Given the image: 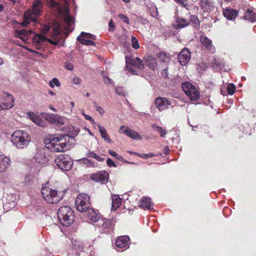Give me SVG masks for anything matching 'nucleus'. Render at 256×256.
<instances>
[{
	"instance_id": "obj_53",
	"label": "nucleus",
	"mask_w": 256,
	"mask_h": 256,
	"mask_svg": "<svg viewBox=\"0 0 256 256\" xmlns=\"http://www.w3.org/2000/svg\"><path fill=\"white\" fill-rule=\"evenodd\" d=\"M50 26H44L42 29V32L43 34H46L49 30Z\"/></svg>"
},
{
	"instance_id": "obj_49",
	"label": "nucleus",
	"mask_w": 256,
	"mask_h": 256,
	"mask_svg": "<svg viewBox=\"0 0 256 256\" xmlns=\"http://www.w3.org/2000/svg\"><path fill=\"white\" fill-rule=\"evenodd\" d=\"M176 2L182 5L184 7L188 6L187 0H175Z\"/></svg>"
},
{
	"instance_id": "obj_20",
	"label": "nucleus",
	"mask_w": 256,
	"mask_h": 256,
	"mask_svg": "<svg viewBox=\"0 0 256 256\" xmlns=\"http://www.w3.org/2000/svg\"><path fill=\"white\" fill-rule=\"evenodd\" d=\"M124 128V134L130 138L136 140H141L142 139V136L136 131L129 128L128 127L122 126H120V130Z\"/></svg>"
},
{
	"instance_id": "obj_6",
	"label": "nucleus",
	"mask_w": 256,
	"mask_h": 256,
	"mask_svg": "<svg viewBox=\"0 0 256 256\" xmlns=\"http://www.w3.org/2000/svg\"><path fill=\"white\" fill-rule=\"evenodd\" d=\"M41 192L42 198L49 204H56L62 198V195L60 192H58L48 186L43 187Z\"/></svg>"
},
{
	"instance_id": "obj_13",
	"label": "nucleus",
	"mask_w": 256,
	"mask_h": 256,
	"mask_svg": "<svg viewBox=\"0 0 256 256\" xmlns=\"http://www.w3.org/2000/svg\"><path fill=\"white\" fill-rule=\"evenodd\" d=\"M34 158L36 162L40 164H44L48 160L46 149L44 148L37 149Z\"/></svg>"
},
{
	"instance_id": "obj_1",
	"label": "nucleus",
	"mask_w": 256,
	"mask_h": 256,
	"mask_svg": "<svg viewBox=\"0 0 256 256\" xmlns=\"http://www.w3.org/2000/svg\"><path fill=\"white\" fill-rule=\"evenodd\" d=\"M66 136L58 134L51 135L45 140L47 148L54 152H64L68 149L66 142Z\"/></svg>"
},
{
	"instance_id": "obj_21",
	"label": "nucleus",
	"mask_w": 256,
	"mask_h": 256,
	"mask_svg": "<svg viewBox=\"0 0 256 256\" xmlns=\"http://www.w3.org/2000/svg\"><path fill=\"white\" fill-rule=\"evenodd\" d=\"M139 206L144 210H150L153 208L154 204L148 196H144L139 202Z\"/></svg>"
},
{
	"instance_id": "obj_10",
	"label": "nucleus",
	"mask_w": 256,
	"mask_h": 256,
	"mask_svg": "<svg viewBox=\"0 0 256 256\" xmlns=\"http://www.w3.org/2000/svg\"><path fill=\"white\" fill-rule=\"evenodd\" d=\"M96 39V36L90 33L82 32L78 36L77 40L82 44L87 46H95V42L93 41Z\"/></svg>"
},
{
	"instance_id": "obj_24",
	"label": "nucleus",
	"mask_w": 256,
	"mask_h": 256,
	"mask_svg": "<svg viewBox=\"0 0 256 256\" xmlns=\"http://www.w3.org/2000/svg\"><path fill=\"white\" fill-rule=\"evenodd\" d=\"M129 240V238L126 236H120L116 240V245L118 248H126Z\"/></svg>"
},
{
	"instance_id": "obj_8",
	"label": "nucleus",
	"mask_w": 256,
	"mask_h": 256,
	"mask_svg": "<svg viewBox=\"0 0 256 256\" xmlns=\"http://www.w3.org/2000/svg\"><path fill=\"white\" fill-rule=\"evenodd\" d=\"M55 163L59 168L68 171L71 169L73 162L69 156L60 154L55 159Z\"/></svg>"
},
{
	"instance_id": "obj_41",
	"label": "nucleus",
	"mask_w": 256,
	"mask_h": 256,
	"mask_svg": "<svg viewBox=\"0 0 256 256\" xmlns=\"http://www.w3.org/2000/svg\"><path fill=\"white\" fill-rule=\"evenodd\" d=\"M80 160L81 161L82 164H86L88 166H94L92 162L87 158H83Z\"/></svg>"
},
{
	"instance_id": "obj_22",
	"label": "nucleus",
	"mask_w": 256,
	"mask_h": 256,
	"mask_svg": "<svg viewBox=\"0 0 256 256\" xmlns=\"http://www.w3.org/2000/svg\"><path fill=\"white\" fill-rule=\"evenodd\" d=\"M27 116L34 122L39 126L44 127L45 126V122L40 116L32 112H28Z\"/></svg>"
},
{
	"instance_id": "obj_35",
	"label": "nucleus",
	"mask_w": 256,
	"mask_h": 256,
	"mask_svg": "<svg viewBox=\"0 0 256 256\" xmlns=\"http://www.w3.org/2000/svg\"><path fill=\"white\" fill-rule=\"evenodd\" d=\"M112 222L110 219H106L103 220L102 226L103 228H107L112 227Z\"/></svg>"
},
{
	"instance_id": "obj_46",
	"label": "nucleus",
	"mask_w": 256,
	"mask_h": 256,
	"mask_svg": "<svg viewBox=\"0 0 256 256\" xmlns=\"http://www.w3.org/2000/svg\"><path fill=\"white\" fill-rule=\"evenodd\" d=\"M156 131L160 132V136L162 138H164L167 134V131L161 126H160V128H158V130H157Z\"/></svg>"
},
{
	"instance_id": "obj_57",
	"label": "nucleus",
	"mask_w": 256,
	"mask_h": 256,
	"mask_svg": "<svg viewBox=\"0 0 256 256\" xmlns=\"http://www.w3.org/2000/svg\"><path fill=\"white\" fill-rule=\"evenodd\" d=\"M108 153L112 156L116 158L117 156V154L113 150H109Z\"/></svg>"
},
{
	"instance_id": "obj_14",
	"label": "nucleus",
	"mask_w": 256,
	"mask_h": 256,
	"mask_svg": "<svg viewBox=\"0 0 256 256\" xmlns=\"http://www.w3.org/2000/svg\"><path fill=\"white\" fill-rule=\"evenodd\" d=\"M14 98L12 96L8 93H4L2 96V104L3 105L4 109H9L14 106Z\"/></svg>"
},
{
	"instance_id": "obj_43",
	"label": "nucleus",
	"mask_w": 256,
	"mask_h": 256,
	"mask_svg": "<svg viewBox=\"0 0 256 256\" xmlns=\"http://www.w3.org/2000/svg\"><path fill=\"white\" fill-rule=\"evenodd\" d=\"M94 107L97 112H98L100 115L102 116L104 112L103 108L97 104L96 102L94 103Z\"/></svg>"
},
{
	"instance_id": "obj_15",
	"label": "nucleus",
	"mask_w": 256,
	"mask_h": 256,
	"mask_svg": "<svg viewBox=\"0 0 256 256\" xmlns=\"http://www.w3.org/2000/svg\"><path fill=\"white\" fill-rule=\"evenodd\" d=\"M155 104L160 111L168 108L172 105V101L165 98H158L155 100Z\"/></svg>"
},
{
	"instance_id": "obj_48",
	"label": "nucleus",
	"mask_w": 256,
	"mask_h": 256,
	"mask_svg": "<svg viewBox=\"0 0 256 256\" xmlns=\"http://www.w3.org/2000/svg\"><path fill=\"white\" fill-rule=\"evenodd\" d=\"M106 163L109 167H116L115 163L110 158L107 160Z\"/></svg>"
},
{
	"instance_id": "obj_18",
	"label": "nucleus",
	"mask_w": 256,
	"mask_h": 256,
	"mask_svg": "<svg viewBox=\"0 0 256 256\" xmlns=\"http://www.w3.org/2000/svg\"><path fill=\"white\" fill-rule=\"evenodd\" d=\"M32 33V32L31 30L22 29L21 30H16L14 31V36L20 38L24 42H26Z\"/></svg>"
},
{
	"instance_id": "obj_5",
	"label": "nucleus",
	"mask_w": 256,
	"mask_h": 256,
	"mask_svg": "<svg viewBox=\"0 0 256 256\" xmlns=\"http://www.w3.org/2000/svg\"><path fill=\"white\" fill-rule=\"evenodd\" d=\"M58 214L61 224L64 226H68L74 221V212L69 206H61L58 210Z\"/></svg>"
},
{
	"instance_id": "obj_3",
	"label": "nucleus",
	"mask_w": 256,
	"mask_h": 256,
	"mask_svg": "<svg viewBox=\"0 0 256 256\" xmlns=\"http://www.w3.org/2000/svg\"><path fill=\"white\" fill-rule=\"evenodd\" d=\"M64 2V6L61 4L56 2L54 0H48V4L52 8H56L58 14H62L64 18V22L68 26H70L74 24V20L72 16L70 15L68 8V0H62Z\"/></svg>"
},
{
	"instance_id": "obj_38",
	"label": "nucleus",
	"mask_w": 256,
	"mask_h": 256,
	"mask_svg": "<svg viewBox=\"0 0 256 256\" xmlns=\"http://www.w3.org/2000/svg\"><path fill=\"white\" fill-rule=\"evenodd\" d=\"M88 157L92 158L98 161H102L104 159L101 158L100 156H98L96 153L93 152H88L86 155Z\"/></svg>"
},
{
	"instance_id": "obj_28",
	"label": "nucleus",
	"mask_w": 256,
	"mask_h": 256,
	"mask_svg": "<svg viewBox=\"0 0 256 256\" xmlns=\"http://www.w3.org/2000/svg\"><path fill=\"white\" fill-rule=\"evenodd\" d=\"M112 210H116L121 204L122 200L118 195L114 194L112 196Z\"/></svg>"
},
{
	"instance_id": "obj_55",
	"label": "nucleus",
	"mask_w": 256,
	"mask_h": 256,
	"mask_svg": "<svg viewBox=\"0 0 256 256\" xmlns=\"http://www.w3.org/2000/svg\"><path fill=\"white\" fill-rule=\"evenodd\" d=\"M109 26H110V28H109V30L110 31H112L114 30V28H115V26H114V24L112 22V20H111L110 22H109Z\"/></svg>"
},
{
	"instance_id": "obj_4",
	"label": "nucleus",
	"mask_w": 256,
	"mask_h": 256,
	"mask_svg": "<svg viewBox=\"0 0 256 256\" xmlns=\"http://www.w3.org/2000/svg\"><path fill=\"white\" fill-rule=\"evenodd\" d=\"M30 140V134L24 130H16L12 135V143L18 148L27 147Z\"/></svg>"
},
{
	"instance_id": "obj_36",
	"label": "nucleus",
	"mask_w": 256,
	"mask_h": 256,
	"mask_svg": "<svg viewBox=\"0 0 256 256\" xmlns=\"http://www.w3.org/2000/svg\"><path fill=\"white\" fill-rule=\"evenodd\" d=\"M228 94L230 95L233 94L235 92L236 86L234 84L230 83L226 87Z\"/></svg>"
},
{
	"instance_id": "obj_29",
	"label": "nucleus",
	"mask_w": 256,
	"mask_h": 256,
	"mask_svg": "<svg viewBox=\"0 0 256 256\" xmlns=\"http://www.w3.org/2000/svg\"><path fill=\"white\" fill-rule=\"evenodd\" d=\"M99 132L100 134L102 137L108 142L110 143L112 142L108 134L106 129L104 127H102L99 124H97Z\"/></svg>"
},
{
	"instance_id": "obj_37",
	"label": "nucleus",
	"mask_w": 256,
	"mask_h": 256,
	"mask_svg": "<svg viewBox=\"0 0 256 256\" xmlns=\"http://www.w3.org/2000/svg\"><path fill=\"white\" fill-rule=\"evenodd\" d=\"M49 85L51 88H54V86L58 87L60 86V84L58 78H54L52 80L50 81Z\"/></svg>"
},
{
	"instance_id": "obj_63",
	"label": "nucleus",
	"mask_w": 256,
	"mask_h": 256,
	"mask_svg": "<svg viewBox=\"0 0 256 256\" xmlns=\"http://www.w3.org/2000/svg\"><path fill=\"white\" fill-rule=\"evenodd\" d=\"M49 108L50 110H52L54 112H56V109L54 108L52 106H50Z\"/></svg>"
},
{
	"instance_id": "obj_64",
	"label": "nucleus",
	"mask_w": 256,
	"mask_h": 256,
	"mask_svg": "<svg viewBox=\"0 0 256 256\" xmlns=\"http://www.w3.org/2000/svg\"><path fill=\"white\" fill-rule=\"evenodd\" d=\"M4 9V6H2V4H0V12L3 11Z\"/></svg>"
},
{
	"instance_id": "obj_12",
	"label": "nucleus",
	"mask_w": 256,
	"mask_h": 256,
	"mask_svg": "<svg viewBox=\"0 0 256 256\" xmlns=\"http://www.w3.org/2000/svg\"><path fill=\"white\" fill-rule=\"evenodd\" d=\"M191 57L190 52L187 48H184L179 53L178 58L182 66H186L189 62Z\"/></svg>"
},
{
	"instance_id": "obj_40",
	"label": "nucleus",
	"mask_w": 256,
	"mask_h": 256,
	"mask_svg": "<svg viewBox=\"0 0 256 256\" xmlns=\"http://www.w3.org/2000/svg\"><path fill=\"white\" fill-rule=\"evenodd\" d=\"M130 153L138 155L140 157L142 158H152L153 156H155V155L154 154L152 153H150V154H136V152H130Z\"/></svg>"
},
{
	"instance_id": "obj_60",
	"label": "nucleus",
	"mask_w": 256,
	"mask_h": 256,
	"mask_svg": "<svg viewBox=\"0 0 256 256\" xmlns=\"http://www.w3.org/2000/svg\"><path fill=\"white\" fill-rule=\"evenodd\" d=\"M104 78H105V80H104L105 82H108L110 84L112 83V80L110 78L108 77H105Z\"/></svg>"
},
{
	"instance_id": "obj_61",
	"label": "nucleus",
	"mask_w": 256,
	"mask_h": 256,
	"mask_svg": "<svg viewBox=\"0 0 256 256\" xmlns=\"http://www.w3.org/2000/svg\"><path fill=\"white\" fill-rule=\"evenodd\" d=\"M116 158L118 160H122V161L124 160L123 158L118 154H117V156H116Z\"/></svg>"
},
{
	"instance_id": "obj_19",
	"label": "nucleus",
	"mask_w": 256,
	"mask_h": 256,
	"mask_svg": "<svg viewBox=\"0 0 256 256\" xmlns=\"http://www.w3.org/2000/svg\"><path fill=\"white\" fill-rule=\"evenodd\" d=\"M10 164V160L9 157L4 155H0V172H6Z\"/></svg>"
},
{
	"instance_id": "obj_31",
	"label": "nucleus",
	"mask_w": 256,
	"mask_h": 256,
	"mask_svg": "<svg viewBox=\"0 0 256 256\" xmlns=\"http://www.w3.org/2000/svg\"><path fill=\"white\" fill-rule=\"evenodd\" d=\"M244 18L252 22L256 20L255 13L252 10H246Z\"/></svg>"
},
{
	"instance_id": "obj_9",
	"label": "nucleus",
	"mask_w": 256,
	"mask_h": 256,
	"mask_svg": "<svg viewBox=\"0 0 256 256\" xmlns=\"http://www.w3.org/2000/svg\"><path fill=\"white\" fill-rule=\"evenodd\" d=\"M182 88L190 100L196 101L200 98V92L191 83L189 82L183 83Z\"/></svg>"
},
{
	"instance_id": "obj_16",
	"label": "nucleus",
	"mask_w": 256,
	"mask_h": 256,
	"mask_svg": "<svg viewBox=\"0 0 256 256\" xmlns=\"http://www.w3.org/2000/svg\"><path fill=\"white\" fill-rule=\"evenodd\" d=\"M199 4L204 12H210L215 8L212 0H200Z\"/></svg>"
},
{
	"instance_id": "obj_39",
	"label": "nucleus",
	"mask_w": 256,
	"mask_h": 256,
	"mask_svg": "<svg viewBox=\"0 0 256 256\" xmlns=\"http://www.w3.org/2000/svg\"><path fill=\"white\" fill-rule=\"evenodd\" d=\"M132 47L135 49H138L140 48V45L138 40L134 36L132 37Z\"/></svg>"
},
{
	"instance_id": "obj_45",
	"label": "nucleus",
	"mask_w": 256,
	"mask_h": 256,
	"mask_svg": "<svg viewBox=\"0 0 256 256\" xmlns=\"http://www.w3.org/2000/svg\"><path fill=\"white\" fill-rule=\"evenodd\" d=\"M33 178V176L32 174H27L26 176L24 178V182L26 184H28L31 182H32Z\"/></svg>"
},
{
	"instance_id": "obj_62",
	"label": "nucleus",
	"mask_w": 256,
	"mask_h": 256,
	"mask_svg": "<svg viewBox=\"0 0 256 256\" xmlns=\"http://www.w3.org/2000/svg\"><path fill=\"white\" fill-rule=\"evenodd\" d=\"M48 94H49L50 95H51V96H54V95H55V94H55L54 92H52V90H50L48 91Z\"/></svg>"
},
{
	"instance_id": "obj_42",
	"label": "nucleus",
	"mask_w": 256,
	"mask_h": 256,
	"mask_svg": "<svg viewBox=\"0 0 256 256\" xmlns=\"http://www.w3.org/2000/svg\"><path fill=\"white\" fill-rule=\"evenodd\" d=\"M126 68H128V70L129 72H130L132 74H137L136 73L135 70L133 69V68L132 67V66H129V60L128 56L126 57Z\"/></svg>"
},
{
	"instance_id": "obj_17",
	"label": "nucleus",
	"mask_w": 256,
	"mask_h": 256,
	"mask_svg": "<svg viewBox=\"0 0 256 256\" xmlns=\"http://www.w3.org/2000/svg\"><path fill=\"white\" fill-rule=\"evenodd\" d=\"M33 44L36 47L37 49H40L41 46L46 42H52L50 39L40 34H36L32 38Z\"/></svg>"
},
{
	"instance_id": "obj_50",
	"label": "nucleus",
	"mask_w": 256,
	"mask_h": 256,
	"mask_svg": "<svg viewBox=\"0 0 256 256\" xmlns=\"http://www.w3.org/2000/svg\"><path fill=\"white\" fill-rule=\"evenodd\" d=\"M159 58L162 61L165 62L166 59V54L164 52H160L159 54Z\"/></svg>"
},
{
	"instance_id": "obj_59",
	"label": "nucleus",
	"mask_w": 256,
	"mask_h": 256,
	"mask_svg": "<svg viewBox=\"0 0 256 256\" xmlns=\"http://www.w3.org/2000/svg\"><path fill=\"white\" fill-rule=\"evenodd\" d=\"M152 128H154V130H156V131L157 130H158V128H160V126H158V125H156V124H152Z\"/></svg>"
},
{
	"instance_id": "obj_58",
	"label": "nucleus",
	"mask_w": 256,
	"mask_h": 256,
	"mask_svg": "<svg viewBox=\"0 0 256 256\" xmlns=\"http://www.w3.org/2000/svg\"><path fill=\"white\" fill-rule=\"evenodd\" d=\"M170 148L168 146H166L164 149V153L165 155H168L169 154Z\"/></svg>"
},
{
	"instance_id": "obj_33",
	"label": "nucleus",
	"mask_w": 256,
	"mask_h": 256,
	"mask_svg": "<svg viewBox=\"0 0 256 256\" xmlns=\"http://www.w3.org/2000/svg\"><path fill=\"white\" fill-rule=\"evenodd\" d=\"M190 22L194 27H198L200 25V21L196 16H191Z\"/></svg>"
},
{
	"instance_id": "obj_30",
	"label": "nucleus",
	"mask_w": 256,
	"mask_h": 256,
	"mask_svg": "<svg viewBox=\"0 0 256 256\" xmlns=\"http://www.w3.org/2000/svg\"><path fill=\"white\" fill-rule=\"evenodd\" d=\"M88 217L90 220L94 222H98L100 220V216L93 209L88 210Z\"/></svg>"
},
{
	"instance_id": "obj_32",
	"label": "nucleus",
	"mask_w": 256,
	"mask_h": 256,
	"mask_svg": "<svg viewBox=\"0 0 256 256\" xmlns=\"http://www.w3.org/2000/svg\"><path fill=\"white\" fill-rule=\"evenodd\" d=\"M176 23L178 28H184L188 25V22L183 18H178Z\"/></svg>"
},
{
	"instance_id": "obj_47",
	"label": "nucleus",
	"mask_w": 256,
	"mask_h": 256,
	"mask_svg": "<svg viewBox=\"0 0 256 256\" xmlns=\"http://www.w3.org/2000/svg\"><path fill=\"white\" fill-rule=\"evenodd\" d=\"M82 114L86 120H90L92 124H94L96 123L94 120L92 116L85 114L83 112H82Z\"/></svg>"
},
{
	"instance_id": "obj_34",
	"label": "nucleus",
	"mask_w": 256,
	"mask_h": 256,
	"mask_svg": "<svg viewBox=\"0 0 256 256\" xmlns=\"http://www.w3.org/2000/svg\"><path fill=\"white\" fill-rule=\"evenodd\" d=\"M224 64L222 61H220L217 60H214L212 64V66L214 68L217 70H222L224 67Z\"/></svg>"
},
{
	"instance_id": "obj_11",
	"label": "nucleus",
	"mask_w": 256,
	"mask_h": 256,
	"mask_svg": "<svg viewBox=\"0 0 256 256\" xmlns=\"http://www.w3.org/2000/svg\"><path fill=\"white\" fill-rule=\"evenodd\" d=\"M41 116L46 120L50 122V123L59 125H62L64 124V118L58 114L42 112L41 114Z\"/></svg>"
},
{
	"instance_id": "obj_54",
	"label": "nucleus",
	"mask_w": 256,
	"mask_h": 256,
	"mask_svg": "<svg viewBox=\"0 0 256 256\" xmlns=\"http://www.w3.org/2000/svg\"><path fill=\"white\" fill-rule=\"evenodd\" d=\"M73 82L74 84H80L81 82V80L80 78L75 76L73 78Z\"/></svg>"
},
{
	"instance_id": "obj_52",
	"label": "nucleus",
	"mask_w": 256,
	"mask_h": 256,
	"mask_svg": "<svg viewBox=\"0 0 256 256\" xmlns=\"http://www.w3.org/2000/svg\"><path fill=\"white\" fill-rule=\"evenodd\" d=\"M116 92L119 95H122L124 96V94L123 92V90L122 88H116Z\"/></svg>"
},
{
	"instance_id": "obj_2",
	"label": "nucleus",
	"mask_w": 256,
	"mask_h": 256,
	"mask_svg": "<svg viewBox=\"0 0 256 256\" xmlns=\"http://www.w3.org/2000/svg\"><path fill=\"white\" fill-rule=\"evenodd\" d=\"M43 4L41 0H35L32 4V10H28L24 12L22 26H26L32 21L36 22L37 20L36 18L40 16Z\"/></svg>"
},
{
	"instance_id": "obj_25",
	"label": "nucleus",
	"mask_w": 256,
	"mask_h": 256,
	"mask_svg": "<svg viewBox=\"0 0 256 256\" xmlns=\"http://www.w3.org/2000/svg\"><path fill=\"white\" fill-rule=\"evenodd\" d=\"M200 40L201 44L207 50H210L212 52L214 50V48L212 44V40L208 39L207 37L205 36H201Z\"/></svg>"
},
{
	"instance_id": "obj_23",
	"label": "nucleus",
	"mask_w": 256,
	"mask_h": 256,
	"mask_svg": "<svg viewBox=\"0 0 256 256\" xmlns=\"http://www.w3.org/2000/svg\"><path fill=\"white\" fill-rule=\"evenodd\" d=\"M144 66H148L152 70H154L157 66L156 59L152 56H145L144 58Z\"/></svg>"
},
{
	"instance_id": "obj_51",
	"label": "nucleus",
	"mask_w": 256,
	"mask_h": 256,
	"mask_svg": "<svg viewBox=\"0 0 256 256\" xmlns=\"http://www.w3.org/2000/svg\"><path fill=\"white\" fill-rule=\"evenodd\" d=\"M94 176L96 177L95 178L96 179V181L99 180V181L102 182H104L106 179V178L105 176H104L103 178H100L101 176L100 174H98V175L96 174Z\"/></svg>"
},
{
	"instance_id": "obj_7",
	"label": "nucleus",
	"mask_w": 256,
	"mask_h": 256,
	"mask_svg": "<svg viewBox=\"0 0 256 256\" xmlns=\"http://www.w3.org/2000/svg\"><path fill=\"white\" fill-rule=\"evenodd\" d=\"M75 206L79 212H86L90 206V196L86 194H79L76 198Z\"/></svg>"
},
{
	"instance_id": "obj_56",
	"label": "nucleus",
	"mask_w": 256,
	"mask_h": 256,
	"mask_svg": "<svg viewBox=\"0 0 256 256\" xmlns=\"http://www.w3.org/2000/svg\"><path fill=\"white\" fill-rule=\"evenodd\" d=\"M66 68L67 70H73V68H74L72 64H69V63L66 64Z\"/></svg>"
},
{
	"instance_id": "obj_26",
	"label": "nucleus",
	"mask_w": 256,
	"mask_h": 256,
	"mask_svg": "<svg viewBox=\"0 0 256 256\" xmlns=\"http://www.w3.org/2000/svg\"><path fill=\"white\" fill-rule=\"evenodd\" d=\"M223 14L228 20H233L238 16V12L232 8H226L224 10Z\"/></svg>"
},
{
	"instance_id": "obj_27",
	"label": "nucleus",
	"mask_w": 256,
	"mask_h": 256,
	"mask_svg": "<svg viewBox=\"0 0 256 256\" xmlns=\"http://www.w3.org/2000/svg\"><path fill=\"white\" fill-rule=\"evenodd\" d=\"M129 64L132 66L137 68L139 69H144V62H142L140 59L138 58H128Z\"/></svg>"
},
{
	"instance_id": "obj_44",
	"label": "nucleus",
	"mask_w": 256,
	"mask_h": 256,
	"mask_svg": "<svg viewBox=\"0 0 256 256\" xmlns=\"http://www.w3.org/2000/svg\"><path fill=\"white\" fill-rule=\"evenodd\" d=\"M118 17L120 18L126 24H129V20L128 18L124 14H120L118 15Z\"/></svg>"
}]
</instances>
